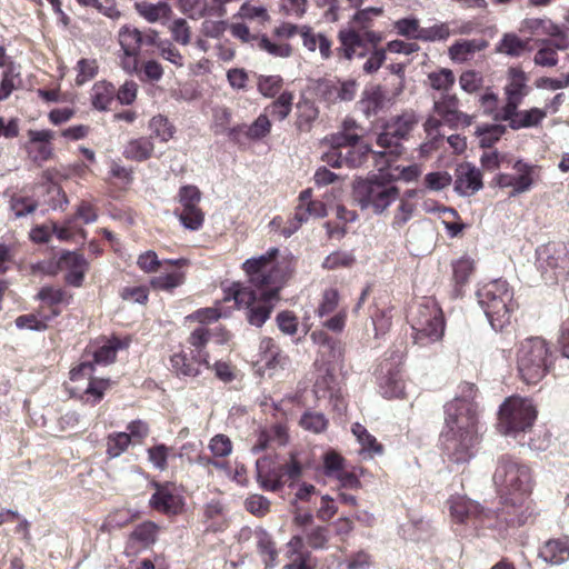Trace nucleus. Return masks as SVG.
<instances>
[{
	"label": "nucleus",
	"mask_w": 569,
	"mask_h": 569,
	"mask_svg": "<svg viewBox=\"0 0 569 569\" xmlns=\"http://www.w3.org/2000/svg\"><path fill=\"white\" fill-rule=\"evenodd\" d=\"M278 248H270L266 253L250 258L242 263V270L254 288L234 282L229 287L224 300L233 299L237 307L246 309L247 321L254 327H262L270 318L280 300V290L295 271L293 257L277 260Z\"/></svg>",
	"instance_id": "nucleus-1"
},
{
	"label": "nucleus",
	"mask_w": 569,
	"mask_h": 569,
	"mask_svg": "<svg viewBox=\"0 0 569 569\" xmlns=\"http://www.w3.org/2000/svg\"><path fill=\"white\" fill-rule=\"evenodd\" d=\"M445 431L440 436L443 452L455 462L470 459L479 441L478 406L475 401L452 399L445 405Z\"/></svg>",
	"instance_id": "nucleus-2"
},
{
	"label": "nucleus",
	"mask_w": 569,
	"mask_h": 569,
	"mask_svg": "<svg viewBox=\"0 0 569 569\" xmlns=\"http://www.w3.org/2000/svg\"><path fill=\"white\" fill-rule=\"evenodd\" d=\"M212 338H216L217 343L223 345L229 341L230 333L222 327L211 329L197 326L192 329L186 341L169 357L171 372L178 378H197L201 373V366L210 368L208 345Z\"/></svg>",
	"instance_id": "nucleus-3"
},
{
	"label": "nucleus",
	"mask_w": 569,
	"mask_h": 569,
	"mask_svg": "<svg viewBox=\"0 0 569 569\" xmlns=\"http://www.w3.org/2000/svg\"><path fill=\"white\" fill-rule=\"evenodd\" d=\"M382 8L369 7L356 12L352 19L353 26L338 32L339 47L336 54L339 60H352L365 58L369 46H379L383 37L381 32L371 30L372 18L381 16Z\"/></svg>",
	"instance_id": "nucleus-4"
},
{
	"label": "nucleus",
	"mask_w": 569,
	"mask_h": 569,
	"mask_svg": "<svg viewBox=\"0 0 569 569\" xmlns=\"http://www.w3.org/2000/svg\"><path fill=\"white\" fill-rule=\"evenodd\" d=\"M555 356L542 337H528L516 346L517 377L528 386L539 383L553 368Z\"/></svg>",
	"instance_id": "nucleus-5"
},
{
	"label": "nucleus",
	"mask_w": 569,
	"mask_h": 569,
	"mask_svg": "<svg viewBox=\"0 0 569 569\" xmlns=\"http://www.w3.org/2000/svg\"><path fill=\"white\" fill-rule=\"evenodd\" d=\"M477 297L496 331H501L510 325L512 313L518 305L513 300V292L506 280L496 279L485 283L478 289Z\"/></svg>",
	"instance_id": "nucleus-6"
},
{
	"label": "nucleus",
	"mask_w": 569,
	"mask_h": 569,
	"mask_svg": "<svg viewBox=\"0 0 569 569\" xmlns=\"http://www.w3.org/2000/svg\"><path fill=\"white\" fill-rule=\"evenodd\" d=\"M413 343L428 347L442 340L446 319L441 307L432 298H422L410 312Z\"/></svg>",
	"instance_id": "nucleus-7"
},
{
	"label": "nucleus",
	"mask_w": 569,
	"mask_h": 569,
	"mask_svg": "<svg viewBox=\"0 0 569 569\" xmlns=\"http://www.w3.org/2000/svg\"><path fill=\"white\" fill-rule=\"evenodd\" d=\"M137 266L146 273H154L163 269L158 276L151 277L149 283L153 290L173 293L186 282L184 269L190 266L187 258L159 260L157 253L148 250L138 257Z\"/></svg>",
	"instance_id": "nucleus-8"
},
{
	"label": "nucleus",
	"mask_w": 569,
	"mask_h": 569,
	"mask_svg": "<svg viewBox=\"0 0 569 569\" xmlns=\"http://www.w3.org/2000/svg\"><path fill=\"white\" fill-rule=\"evenodd\" d=\"M500 499L530 497L533 486L531 469L519 459L503 455L493 475Z\"/></svg>",
	"instance_id": "nucleus-9"
},
{
	"label": "nucleus",
	"mask_w": 569,
	"mask_h": 569,
	"mask_svg": "<svg viewBox=\"0 0 569 569\" xmlns=\"http://www.w3.org/2000/svg\"><path fill=\"white\" fill-rule=\"evenodd\" d=\"M301 475L302 465L293 452L284 463H277L270 457H263L257 461V480L267 491L276 492L286 485L291 486L300 479Z\"/></svg>",
	"instance_id": "nucleus-10"
},
{
	"label": "nucleus",
	"mask_w": 569,
	"mask_h": 569,
	"mask_svg": "<svg viewBox=\"0 0 569 569\" xmlns=\"http://www.w3.org/2000/svg\"><path fill=\"white\" fill-rule=\"evenodd\" d=\"M419 121V116L412 109L405 110L401 114L390 118L377 138V144L386 151L378 154L399 156L402 152L400 141L410 137Z\"/></svg>",
	"instance_id": "nucleus-11"
},
{
	"label": "nucleus",
	"mask_w": 569,
	"mask_h": 569,
	"mask_svg": "<svg viewBox=\"0 0 569 569\" xmlns=\"http://www.w3.org/2000/svg\"><path fill=\"white\" fill-rule=\"evenodd\" d=\"M537 413V408L531 399L511 396L500 406V426L505 433L526 431L532 427Z\"/></svg>",
	"instance_id": "nucleus-12"
},
{
	"label": "nucleus",
	"mask_w": 569,
	"mask_h": 569,
	"mask_svg": "<svg viewBox=\"0 0 569 569\" xmlns=\"http://www.w3.org/2000/svg\"><path fill=\"white\" fill-rule=\"evenodd\" d=\"M353 194L362 209L381 213L399 198V188L377 179L362 180L355 186Z\"/></svg>",
	"instance_id": "nucleus-13"
},
{
	"label": "nucleus",
	"mask_w": 569,
	"mask_h": 569,
	"mask_svg": "<svg viewBox=\"0 0 569 569\" xmlns=\"http://www.w3.org/2000/svg\"><path fill=\"white\" fill-rule=\"evenodd\" d=\"M118 38L126 57L130 59L129 62H123V68L136 71L139 63L137 57L140 52H144L146 54L156 53L153 47L159 40V34L157 31L150 29L140 31L137 28L126 26L119 30Z\"/></svg>",
	"instance_id": "nucleus-14"
},
{
	"label": "nucleus",
	"mask_w": 569,
	"mask_h": 569,
	"mask_svg": "<svg viewBox=\"0 0 569 569\" xmlns=\"http://www.w3.org/2000/svg\"><path fill=\"white\" fill-rule=\"evenodd\" d=\"M537 261L546 281L558 282L569 274V248L563 242H548L537 250Z\"/></svg>",
	"instance_id": "nucleus-15"
},
{
	"label": "nucleus",
	"mask_w": 569,
	"mask_h": 569,
	"mask_svg": "<svg viewBox=\"0 0 569 569\" xmlns=\"http://www.w3.org/2000/svg\"><path fill=\"white\" fill-rule=\"evenodd\" d=\"M501 508L496 513L497 523L501 528H516L533 520L535 503L530 497H515L500 499Z\"/></svg>",
	"instance_id": "nucleus-16"
},
{
	"label": "nucleus",
	"mask_w": 569,
	"mask_h": 569,
	"mask_svg": "<svg viewBox=\"0 0 569 569\" xmlns=\"http://www.w3.org/2000/svg\"><path fill=\"white\" fill-rule=\"evenodd\" d=\"M447 503L455 522L470 525L476 529L491 526L489 513L479 503L463 496H451Z\"/></svg>",
	"instance_id": "nucleus-17"
},
{
	"label": "nucleus",
	"mask_w": 569,
	"mask_h": 569,
	"mask_svg": "<svg viewBox=\"0 0 569 569\" xmlns=\"http://www.w3.org/2000/svg\"><path fill=\"white\" fill-rule=\"evenodd\" d=\"M152 486L154 492L149 500L151 509L169 517L182 513L184 498L174 482H153Z\"/></svg>",
	"instance_id": "nucleus-18"
},
{
	"label": "nucleus",
	"mask_w": 569,
	"mask_h": 569,
	"mask_svg": "<svg viewBox=\"0 0 569 569\" xmlns=\"http://www.w3.org/2000/svg\"><path fill=\"white\" fill-rule=\"evenodd\" d=\"M89 270V262L82 253L76 251H62L56 262H51L49 272H64V281L72 287L82 286L84 276Z\"/></svg>",
	"instance_id": "nucleus-19"
},
{
	"label": "nucleus",
	"mask_w": 569,
	"mask_h": 569,
	"mask_svg": "<svg viewBox=\"0 0 569 569\" xmlns=\"http://www.w3.org/2000/svg\"><path fill=\"white\" fill-rule=\"evenodd\" d=\"M433 111L450 129L471 126L473 117L460 110V99L453 92L440 93L433 102Z\"/></svg>",
	"instance_id": "nucleus-20"
},
{
	"label": "nucleus",
	"mask_w": 569,
	"mask_h": 569,
	"mask_svg": "<svg viewBox=\"0 0 569 569\" xmlns=\"http://www.w3.org/2000/svg\"><path fill=\"white\" fill-rule=\"evenodd\" d=\"M326 214V204L320 200L312 199V190H302L298 198V204L296 207L295 214L289 219V227H284L281 230V233L283 237L288 238L310 218H322Z\"/></svg>",
	"instance_id": "nucleus-21"
},
{
	"label": "nucleus",
	"mask_w": 569,
	"mask_h": 569,
	"mask_svg": "<svg viewBox=\"0 0 569 569\" xmlns=\"http://www.w3.org/2000/svg\"><path fill=\"white\" fill-rule=\"evenodd\" d=\"M316 97L328 104L341 101H351L356 97L357 83L355 80L341 81L338 78H321L315 83Z\"/></svg>",
	"instance_id": "nucleus-22"
},
{
	"label": "nucleus",
	"mask_w": 569,
	"mask_h": 569,
	"mask_svg": "<svg viewBox=\"0 0 569 569\" xmlns=\"http://www.w3.org/2000/svg\"><path fill=\"white\" fill-rule=\"evenodd\" d=\"M520 104H512L510 107H501V112L498 118L508 123L511 130L518 131L521 129L537 128L541 126L542 121L547 118V110L532 107L529 109H520Z\"/></svg>",
	"instance_id": "nucleus-23"
},
{
	"label": "nucleus",
	"mask_w": 569,
	"mask_h": 569,
	"mask_svg": "<svg viewBox=\"0 0 569 569\" xmlns=\"http://www.w3.org/2000/svg\"><path fill=\"white\" fill-rule=\"evenodd\" d=\"M93 370L94 367L91 362H81L70 371V379L72 381L82 377H89V383L81 396V400L91 406L99 403L103 399L106 391L111 387L109 379L92 377Z\"/></svg>",
	"instance_id": "nucleus-24"
},
{
	"label": "nucleus",
	"mask_w": 569,
	"mask_h": 569,
	"mask_svg": "<svg viewBox=\"0 0 569 569\" xmlns=\"http://www.w3.org/2000/svg\"><path fill=\"white\" fill-rule=\"evenodd\" d=\"M530 92L529 76L520 67H509L503 86L505 104L502 107L521 104Z\"/></svg>",
	"instance_id": "nucleus-25"
},
{
	"label": "nucleus",
	"mask_w": 569,
	"mask_h": 569,
	"mask_svg": "<svg viewBox=\"0 0 569 569\" xmlns=\"http://www.w3.org/2000/svg\"><path fill=\"white\" fill-rule=\"evenodd\" d=\"M513 169L517 174L499 173L495 178L497 186L500 188H512L510 197L529 191L533 184V166L518 160L515 162Z\"/></svg>",
	"instance_id": "nucleus-26"
},
{
	"label": "nucleus",
	"mask_w": 569,
	"mask_h": 569,
	"mask_svg": "<svg viewBox=\"0 0 569 569\" xmlns=\"http://www.w3.org/2000/svg\"><path fill=\"white\" fill-rule=\"evenodd\" d=\"M287 557L290 561L283 569H316V558L305 549L302 536H292L287 543Z\"/></svg>",
	"instance_id": "nucleus-27"
},
{
	"label": "nucleus",
	"mask_w": 569,
	"mask_h": 569,
	"mask_svg": "<svg viewBox=\"0 0 569 569\" xmlns=\"http://www.w3.org/2000/svg\"><path fill=\"white\" fill-rule=\"evenodd\" d=\"M482 174L479 169L469 164L457 170L455 190L461 196L475 194L482 188Z\"/></svg>",
	"instance_id": "nucleus-28"
},
{
	"label": "nucleus",
	"mask_w": 569,
	"mask_h": 569,
	"mask_svg": "<svg viewBox=\"0 0 569 569\" xmlns=\"http://www.w3.org/2000/svg\"><path fill=\"white\" fill-rule=\"evenodd\" d=\"M30 144L28 153L34 162H43L51 158L52 147L50 140L53 134L50 130H30Z\"/></svg>",
	"instance_id": "nucleus-29"
},
{
	"label": "nucleus",
	"mask_w": 569,
	"mask_h": 569,
	"mask_svg": "<svg viewBox=\"0 0 569 569\" xmlns=\"http://www.w3.org/2000/svg\"><path fill=\"white\" fill-rule=\"evenodd\" d=\"M261 360L269 369H283L290 363L289 356L279 347L274 339L263 337L259 343Z\"/></svg>",
	"instance_id": "nucleus-30"
},
{
	"label": "nucleus",
	"mask_w": 569,
	"mask_h": 569,
	"mask_svg": "<svg viewBox=\"0 0 569 569\" xmlns=\"http://www.w3.org/2000/svg\"><path fill=\"white\" fill-rule=\"evenodd\" d=\"M539 557L551 565H560L569 559V537L547 540L539 549Z\"/></svg>",
	"instance_id": "nucleus-31"
},
{
	"label": "nucleus",
	"mask_w": 569,
	"mask_h": 569,
	"mask_svg": "<svg viewBox=\"0 0 569 569\" xmlns=\"http://www.w3.org/2000/svg\"><path fill=\"white\" fill-rule=\"evenodd\" d=\"M422 191L417 189L407 190L399 199V204L393 213L391 227L393 229L403 228L407 222L413 217L417 209L416 199L419 198Z\"/></svg>",
	"instance_id": "nucleus-32"
},
{
	"label": "nucleus",
	"mask_w": 569,
	"mask_h": 569,
	"mask_svg": "<svg viewBox=\"0 0 569 569\" xmlns=\"http://www.w3.org/2000/svg\"><path fill=\"white\" fill-rule=\"evenodd\" d=\"M389 99L381 89V87H375L370 90H366L362 93L361 99L358 101L360 111L369 119L378 116L388 106Z\"/></svg>",
	"instance_id": "nucleus-33"
},
{
	"label": "nucleus",
	"mask_w": 569,
	"mask_h": 569,
	"mask_svg": "<svg viewBox=\"0 0 569 569\" xmlns=\"http://www.w3.org/2000/svg\"><path fill=\"white\" fill-rule=\"evenodd\" d=\"M0 68H3L0 78V101H3L17 89L16 80L19 78V73L14 72V64L8 56L7 49L1 44Z\"/></svg>",
	"instance_id": "nucleus-34"
},
{
	"label": "nucleus",
	"mask_w": 569,
	"mask_h": 569,
	"mask_svg": "<svg viewBox=\"0 0 569 569\" xmlns=\"http://www.w3.org/2000/svg\"><path fill=\"white\" fill-rule=\"evenodd\" d=\"M154 153L152 137H138L130 139L122 150V156L130 161L143 162Z\"/></svg>",
	"instance_id": "nucleus-35"
},
{
	"label": "nucleus",
	"mask_w": 569,
	"mask_h": 569,
	"mask_svg": "<svg viewBox=\"0 0 569 569\" xmlns=\"http://www.w3.org/2000/svg\"><path fill=\"white\" fill-rule=\"evenodd\" d=\"M530 50V39H522L515 32H506L497 42L495 51L511 58H519Z\"/></svg>",
	"instance_id": "nucleus-36"
},
{
	"label": "nucleus",
	"mask_w": 569,
	"mask_h": 569,
	"mask_svg": "<svg viewBox=\"0 0 569 569\" xmlns=\"http://www.w3.org/2000/svg\"><path fill=\"white\" fill-rule=\"evenodd\" d=\"M136 11L148 22L164 24L172 16V9L167 2L151 3L147 1L136 2Z\"/></svg>",
	"instance_id": "nucleus-37"
},
{
	"label": "nucleus",
	"mask_w": 569,
	"mask_h": 569,
	"mask_svg": "<svg viewBox=\"0 0 569 569\" xmlns=\"http://www.w3.org/2000/svg\"><path fill=\"white\" fill-rule=\"evenodd\" d=\"M114 99L116 87L109 81H97L90 90V102L96 110H109Z\"/></svg>",
	"instance_id": "nucleus-38"
},
{
	"label": "nucleus",
	"mask_w": 569,
	"mask_h": 569,
	"mask_svg": "<svg viewBox=\"0 0 569 569\" xmlns=\"http://www.w3.org/2000/svg\"><path fill=\"white\" fill-rule=\"evenodd\" d=\"M351 431L361 446L360 455L373 458L375 456H380L383 453V446L377 440V438L373 435H371L367 430V428L363 425L355 422L351 426Z\"/></svg>",
	"instance_id": "nucleus-39"
},
{
	"label": "nucleus",
	"mask_w": 569,
	"mask_h": 569,
	"mask_svg": "<svg viewBox=\"0 0 569 569\" xmlns=\"http://www.w3.org/2000/svg\"><path fill=\"white\" fill-rule=\"evenodd\" d=\"M569 46L568 39L562 36L555 41H547L535 54L533 61L540 67H555L558 63L557 49L565 50Z\"/></svg>",
	"instance_id": "nucleus-40"
},
{
	"label": "nucleus",
	"mask_w": 569,
	"mask_h": 569,
	"mask_svg": "<svg viewBox=\"0 0 569 569\" xmlns=\"http://www.w3.org/2000/svg\"><path fill=\"white\" fill-rule=\"evenodd\" d=\"M522 30L536 36L559 38L565 36L558 24L549 18H527L521 22Z\"/></svg>",
	"instance_id": "nucleus-41"
},
{
	"label": "nucleus",
	"mask_w": 569,
	"mask_h": 569,
	"mask_svg": "<svg viewBox=\"0 0 569 569\" xmlns=\"http://www.w3.org/2000/svg\"><path fill=\"white\" fill-rule=\"evenodd\" d=\"M487 41L479 39L458 40L449 48V57L453 61L463 62L469 59L475 52L486 49Z\"/></svg>",
	"instance_id": "nucleus-42"
},
{
	"label": "nucleus",
	"mask_w": 569,
	"mask_h": 569,
	"mask_svg": "<svg viewBox=\"0 0 569 569\" xmlns=\"http://www.w3.org/2000/svg\"><path fill=\"white\" fill-rule=\"evenodd\" d=\"M159 531L160 527L156 522L147 520L134 527L129 539L142 548H148L157 541Z\"/></svg>",
	"instance_id": "nucleus-43"
},
{
	"label": "nucleus",
	"mask_w": 569,
	"mask_h": 569,
	"mask_svg": "<svg viewBox=\"0 0 569 569\" xmlns=\"http://www.w3.org/2000/svg\"><path fill=\"white\" fill-rule=\"evenodd\" d=\"M293 99V92L283 91L264 108V113L274 120L283 121L291 113Z\"/></svg>",
	"instance_id": "nucleus-44"
},
{
	"label": "nucleus",
	"mask_w": 569,
	"mask_h": 569,
	"mask_svg": "<svg viewBox=\"0 0 569 569\" xmlns=\"http://www.w3.org/2000/svg\"><path fill=\"white\" fill-rule=\"evenodd\" d=\"M256 48L274 58H289L293 53V47L289 42L280 41L273 37L270 38L267 34H261L258 38Z\"/></svg>",
	"instance_id": "nucleus-45"
},
{
	"label": "nucleus",
	"mask_w": 569,
	"mask_h": 569,
	"mask_svg": "<svg viewBox=\"0 0 569 569\" xmlns=\"http://www.w3.org/2000/svg\"><path fill=\"white\" fill-rule=\"evenodd\" d=\"M148 128L151 131L150 137H152V139L158 138L161 142L171 140L177 131L173 123L163 114L153 116L149 120Z\"/></svg>",
	"instance_id": "nucleus-46"
},
{
	"label": "nucleus",
	"mask_w": 569,
	"mask_h": 569,
	"mask_svg": "<svg viewBox=\"0 0 569 569\" xmlns=\"http://www.w3.org/2000/svg\"><path fill=\"white\" fill-rule=\"evenodd\" d=\"M179 9L191 19L202 18L206 14L219 16L214 2L208 4L207 0H178Z\"/></svg>",
	"instance_id": "nucleus-47"
},
{
	"label": "nucleus",
	"mask_w": 569,
	"mask_h": 569,
	"mask_svg": "<svg viewBox=\"0 0 569 569\" xmlns=\"http://www.w3.org/2000/svg\"><path fill=\"white\" fill-rule=\"evenodd\" d=\"M174 214L180 223L190 231H198L203 227L206 214L201 207L176 209Z\"/></svg>",
	"instance_id": "nucleus-48"
},
{
	"label": "nucleus",
	"mask_w": 569,
	"mask_h": 569,
	"mask_svg": "<svg viewBox=\"0 0 569 569\" xmlns=\"http://www.w3.org/2000/svg\"><path fill=\"white\" fill-rule=\"evenodd\" d=\"M284 81L279 74H260L257 78V89L266 98H276L283 92Z\"/></svg>",
	"instance_id": "nucleus-49"
},
{
	"label": "nucleus",
	"mask_w": 569,
	"mask_h": 569,
	"mask_svg": "<svg viewBox=\"0 0 569 569\" xmlns=\"http://www.w3.org/2000/svg\"><path fill=\"white\" fill-rule=\"evenodd\" d=\"M430 87L441 93L451 92L456 77L451 69L441 68L428 74Z\"/></svg>",
	"instance_id": "nucleus-50"
},
{
	"label": "nucleus",
	"mask_w": 569,
	"mask_h": 569,
	"mask_svg": "<svg viewBox=\"0 0 569 569\" xmlns=\"http://www.w3.org/2000/svg\"><path fill=\"white\" fill-rule=\"evenodd\" d=\"M303 542L315 550L327 549L330 540V530L327 526H313L305 531Z\"/></svg>",
	"instance_id": "nucleus-51"
},
{
	"label": "nucleus",
	"mask_w": 569,
	"mask_h": 569,
	"mask_svg": "<svg viewBox=\"0 0 569 569\" xmlns=\"http://www.w3.org/2000/svg\"><path fill=\"white\" fill-rule=\"evenodd\" d=\"M39 203L38 200L31 196L23 194L22 192L14 193L10 200V208L17 218H22L33 213Z\"/></svg>",
	"instance_id": "nucleus-52"
},
{
	"label": "nucleus",
	"mask_w": 569,
	"mask_h": 569,
	"mask_svg": "<svg viewBox=\"0 0 569 569\" xmlns=\"http://www.w3.org/2000/svg\"><path fill=\"white\" fill-rule=\"evenodd\" d=\"M478 102L485 116L491 117L497 122H502V120L498 118L501 112V108H499V97L490 87H487L479 96Z\"/></svg>",
	"instance_id": "nucleus-53"
},
{
	"label": "nucleus",
	"mask_w": 569,
	"mask_h": 569,
	"mask_svg": "<svg viewBox=\"0 0 569 569\" xmlns=\"http://www.w3.org/2000/svg\"><path fill=\"white\" fill-rule=\"evenodd\" d=\"M507 128L500 123L487 124L477 129L479 143L482 148H491L506 133Z\"/></svg>",
	"instance_id": "nucleus-54"
},
{
	"label": "nucleus",
	"mask_w": 569,
	"mask_h": 569,
	"mask_svg": "<svg viewBox=\"0 0 569 569\" xmlns=\"http://www.w3.org/2000/svg\"><path fill=\"white\" fill-rule=\"evenodd\" d=\"M356 257L350 251L337 250L327 256L322 262L326 270H337L340 268H350L355 264Z\"/></svg>",
	"instance_id": "nucleus-55"
},
{
	"label": "nucleus",
	"mask_w": 569,
	"mask_h": 569,
	"mask_svg": "<svg viewBox=\"0 0 569 569\" xmlns=\"http://www.w3.org/2000/svg\"><path fill=\"white\" fill-rule=\"evenodd\" d=\"M371 154V148L367 144H353L343 152V159L346 167L359 168L361 167L369 156Z\"/></svg>",
	"instance_id": "nucleus-56"
},
{
	"label": "nucleus",
	"mask_w": 569,
	"mask_h": 569,
	"mask_svg": "<svg viewBox=\"0 0 569 569\" xmlns=\"http://www.w3.org/2000/svg\"><path fill=\"white\" fill-rule=\"evenodd\" d=\"M440 211L445 216L442 223L445 224L447 234L450 238L458 237L467 228V224L461 221V218L456 209L442 207Z\"/></svg>",
	"instance_id": "nucleus-57"
},
{
	"label": "nucleus",
	"mask_w": 569,
	"mask_h": 569,
	"mask_svg": "<svg viewBox=\"0 0 569 569\" xmlns=\"http://www.w3.org/2000/svg\"><path fill=\"white\" fill-rule=\"evenodd\" d=\"M475 262L470 258L462 257L452 263L453 280L457 288L463 287L473 273Z\"/></svg>",
	"instance_id": "nucleus-58"
},
{
	"label": "nucleus",
	"mask_w": 569,
	"mask_h": 569,
	"mask_svg": "<svg viewBox=\"0 0 569 569\" xmlns=\"http://www.w3.org/2000/svg\"><path fill=\"white\" fill-rule=\"evenodd\" d=\"M130 442V435L127 432L110 433L107 437V456L109 458L119 457L129 448Z\"/></svg>",
	"instance_id": "nucleus-59"
},
{
	"label": "nucleus",
	"mask_w": 569,
	"mask_h": 569,
	"mask_svg": "<svg viewBox=\"0 0 569 569\" xmlns=\"http://www.w3.org/2000/svg\"><path fill=\"white\" fill-rule=\"evenodd\" d=\"M201 191L194 184H186L179 188L177 200L180 209H190L192 207H200Z\"/></svg>",
	"instance_id": "nucleus-60"
},
{
	"label": "nucleus",
	"mask_w": 569,
	"mask_h": 569,
	"mask_svg": "<svg viewBox=\"0 0 569 569\" xmlns=\"http://www.w3.org/2000/svg\"><path fill=\"white\" fill-rule=\"evenodd\" d=\"M339 300L340 295L336 288L326 289L316 310L317 316L323 318L333 313L339 306Z\"/></svg>",
	"instance_id": "nucleus-61"
},
{
	"label": "nucleus",
	"mask_w": 569,
	"mask_h": 569,
	"mask_svg": "<svg viewBox=\"0 0 569 569\" xmlns=\"http://www.w3.org/2000/svg\"><path fill=\"white\" fill-rule=\"evenodd\" d=\"M239 16L248 21H257L260 26H264L270 21V14L263 6H254L250 2L241 4Z\"/></svg>",
	"instance_id": "nucleus-62"
},
{
	"label": "nucleus",
	"mask_w": 569,
	"mask_h": 569,
	"mask_svg": "<svg viewBox=\"0 0 569 569\" xmlns=\"http://www.w3.org/2000/svg\"><path fill=\"white\" fill-rule=\"evenodd\" d=\"M153 50L164 60L171 62L176 67L180 68L184 64V58L180 51L169 41H157Z\"/></svg>",
	"instance_id": "nucleus-63"
},
{
	"label": "nucleus",
	"mask_w": 569,
	"mask_h": 569,
	"mask_svg": "<svg viewBox=\"0 0 569 569\" xmlns=\"http://www.w3.org/2000/svg\"><path fill=\"white\" fill-rule=\"evenodd\" d=\"M121 348V341L119 338H112L108 340L104 345L99 347L94 353V362L97 363H110L113 362L118 350Z\"/></svg>",
	"instance_id": "nucleus-64"
}]
</instances>
